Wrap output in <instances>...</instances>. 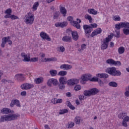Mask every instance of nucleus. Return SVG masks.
<instances>
[{
  "label": "nucleus",
  "mask_w": 129,
  "mask_h": 129,
  "mask_svg": "<svg viewBox=\"0 0 129 129\" xmlns=\"http://www.w3.org/2000/svg\"><path fill=\"white\" fill-rule=\"evenodd\" d=\"M1 113L4 115L1 116L0 123L4 122V121H12V120H16L18 119V117H20L21 115L19 113H15V112L8 108H4L1 110ZM9 113H12L9 114Z\"/></svg>",
  "instance_id": "f257e3e1"
},
{
  "label": "nucleus",
  "mask_w": 129,
  "mask_h": 129,
  "mask_svg": "<svg viewBox=\"0 0 129 129\" xmlns=\"http://www.w3.org/2000/svg\"><path fill=\"white\" fill-rule=\"evenodd\" d=\"M99 92L98 89L96 88H93L90 90H86L84 91L83 94L84 96L90 97V96H94L96 95Z\"/></svg>",
  "instance_id": "f03ea898"
},
{
  "label": "nucleus",
  "mask_w": 129,
  "mask_h": 129,
  "mask_svg": "<svg viewBox=\"0 0 129 129\" xmlns=\"http://www.w3.org/2000/svg\"><path fill=\"white\" fill-rule=\"evenodd\" d=\"M105 72L111 76H120L121 75L120 71L116 70V68L115 67L108 68Z\"/></svg>",
  "instance_id": "7ed1b4c3"
},
{
  "label": "nucleus",
  "mask_w": 129,
  "mask_h": 129,
  "mask_svg": "<svg viewBox=\"0 0 129 129\" xmlns=\"http://www.w3.org/2000/svg\"><path fill=\"white\" fill-rule=\"evenodd\" d=\"M67 20L69 22H71V24L75 27V28H76L77 29L80 30V28H81V26H80V23H81V20L78 18L77 19V21H79V22L73 20V17L69 16L67 18Z\"/></svg>",
  "instance_id": "20e7f679"
},
{
  "label": "nucleus",
  "mask_w": 129,
  "mask_h": 129,
  "mask_svg": "<svg viewBox=\"0 0 129 129\" xmlns=\"http://www.w3.org/2000/svg\"><path fill=\"white\" fill-rule=\"evenodd\" d=\"M33 15H31V13H28V15H26L25 17V23L27 25H32L35 21V19L33 18Z\"/></svg>",
  "instance_id": "39448f33"
},
{
  "label": "nucleus",
  "mask_w": 129,
  "mask_h": 129,
  "mask_svg": "<svg viewBox=\"0 0 129 129\" xmlns=\"http://www.w3.org/2000/svg\"><path fill=\"white\" fill-rule=\"evenodd\" d=\"M7 42H8L9 45L11 46L13 44V42L11 40V37L10 36L5 37L2 38L1 47L2 48H5Z\"/></svg>",
  "instance_id": "423d86ee"
},
{
  "label": "nucleus",
  "mask_w": 129,
  "mask_h": 129,
  "mask_svg": "<svg viewBox=\"0 0 129 129\" xmlns=\"http://www.w3.org/2000/svg\"><path fill=\"white\" fill-rule=\"evenodd\" d=\"M124 27H128L129 28V23L127 22H120L115 25V28L117 30H120L121 28H124Z\"/></svg>",
  "instance_id": "0eeeda50"
},
{
  "label": "nucleus",
  "mask_w": 129,
  "mask_h": 129,
  "mask_svg": "<svg viewBox=\"0 0 129 129\" xmlns=\"http://www.w3.org/2000/svg\"><path fill=\"white\" fill-rule=\"evenodd\" d=\"M47 84L48 86H49L51 87L52 86V84L54 86H57L59 84V82H58V80L56 79L52 78V79H49L47 82Z\"/></svg>",
  "instance_id": "6e6552de"
},
{
  "label": "nucleus",
  "mask_w": 129,
  "mask_h": 129,
  "mask_svg": "<svg viewBox=\"0 0 129 129\" xmlns=\"http://www.w3.org/2000/svg\"><path fill=\"white\" fill-rule=\"evenodd\" d=\"M25 75L23 74H17L15 75V78L16 80L19 81V82H23L26 80V77Z\"/></svg>",
  "instance_id": "1a4fd4ad"
},
{
  "label": "nucleus",
  "mask_w": 129,
  "mask_h": 129,
  "mask_svg": "<svg viewBox=\"0 0 129 129\" xmlns=\"http://www.w3.org/2000/svg\"><path fill=\"white\" fill-rule=\"evenodd\" d=\"M34 85L29 83H25L21 85V88L23 90H28L29 89H32Z\"/></svg>",
  "instance_id": "9d476101"
},
{
  "label": "nucleus",
  "mask_w": 129,
  "mask_h": 129,
  "mask_svg": "<svg viewBox=\"0 0 129 129\" xmlns=\"http://www.w3.org/2000/svg\"><path fill=\"white\" fill-rule=\"evenodd\" d=\"M110 42V40L108 38H106L103 40V43L101 45V49L105 50L108 48V43Z\"/></svg>",
  "instance_id": "9b49d317"
},
{
  "label": "nucleus",
  "mask_w": 129,
  "mask_h": 129,
  "mask_svg": "<svg viewBox=\"0 0 129 129\" xmlns=\"http://www.w3.org/2000/svg\"><path fill=\"white\" fill-rule=\"evenodd\" d=\"M40 36L42 39H43V40H46V41H51V38L49 36L47 33L45 32L42 31L40 33Z\"/></svg>",
  "instance_id": "f8f14e48"
},
{
  "label": "nucleus",
  "mask_w": 129,
  "mask_h": 129,
  "mask_svg": "<svg viewBox=\"0 0 129 129\" xmlns=\"http://www.w3.org/2000/svg\"><path fill=\"white\" fill-rule=\"evenodd\" d=\"M92 28H97V24L93 23L90 25H84L83 29L85 30H92Z\"/></svg>",
  "instance_id": "ddd939ff"
},
{
  "label": "nucleus",
  "mask_w": 129,
  "mask_h": 129,
  "mask_svg": "<svg viewBox=\"0 0 129 129\" xmlns=\"http://www.w3.org/2000/svg\"><path fill=\"white\" fill-rule=\"evenodd\" d=\"M15 105L18 106V107H21V104H20V101L18 100H12L11 103H10V106L11 107H14Z\"/></svg>",
  "instance_id": "4468645a"
},
{
  "label": "nucleus",
  "mask_w": 129,
  "mask_h": 129,
  "mask_svg": "<svg viewBox=\"0 0 129 129\" xmlns=\"http://www.w3.org/2000/svg\"><path fill=\"white\" fill-rule=\"evenodd\" d=\"M102 32V30L100 28H98L94 31L92 32L91 34V37H93L94 36H97V35H99V34H101Z\"/></svg>",
  "instance_id": "2eb2a0df"
},
{
  "label": "nucleus",
  "mask_w": 129,
  "mask_h": 129,
  "mask_svg": "<svg viewBox=\"0 0 129 129\" xmlns=\"http://www.w3.org/2000/svg\"><path fill=\"white\" fill-rule=\"evenodd\" d=\"M79 83V80L76 79H72L68 80V85H75Z\"/></svg>",
  "instance_id": "dca6fc26"
},
{
  "label": "nucleus",
  "mask_w": 129,
  "mask_h": 129,
  "mask_svg": "<svg viewBox=\"0 0 129 129\" xmlns=\"http://www.w3.org/2000/svg\"><path fill=\"white\" fill-rule=\"evenodd\" d=\"M91 77H92V75L90 74H88L87 75H83L81 77V79L82 81L84 82L85 81H88Z\"/></svg>",
  "instance_id": "f3484780"
},
{
  "label": "nucleus",
  "mask_w": 129,
  "mask_h": 129,
  "mask_svg": "<svg viewBox=\"0 0 129 129\" xmlns=\"http://www.w3.org/2000/svg\"><path fill=\"white\" fill-rule=\"evenodd\" d=\"M59 68L62 70H69L70 69H72V66H71L70 64H63L61 65L59 67Z\"/></svg>",
  "instance_id": "a211bd4d"
},
{
  "label": "nucleus",
  "mask_w": 129,
  "mask_h": 129,
  "mask_svg": "<svg viewBox=\"0 0 129 129\" xmlns=\"http://www.w3.org/2000/svg\"><path fill=\"white\" fill-rule=\"evenodd\" d=\"M60 84H68V81L66 77H61L59 79Z\"/></svg>",
  "instance_id": "6ab92c4d"
},
{
  "label": "nucleus",
  "mask_w": 129,
  "mask_h": 129,
  "mask_svg": "<svg viewBox=\"0 0 129 129\" xmlns=\"http://www.w3.org/2000/svg\"><path fill=\"white\" fill-rule=\"evenodd\" d=\"M71 34H72V36L73 40H74V41H77L78 40V38H79L77 31H72Z\"/></svg>",
  "instance_id": "aec40b11"
},
{
  "label": "nucleus",
  "mask_w": 129,
  "mask_h": 129,
  "mask_svg": "<svg viewBox=\"0 0 129 129\" xmlns=\"http://www.w3.org/2000/svg\"><path fill=\"white\" fill-rule=\"evenodd\" d=\"M68 25V23H67V22H63L59 23H55V26L57 28H59V27H60V28H64V27H66Z\"/></svg>",
  "instance_id": "412c9836"
},
{
  "label": "nucleus",
  "mask_w": 129,
  "mask_h": 129,
  "mask_svg": "<svg viewBox=\"0 0 129 129\" xmlns=\"http://www.w3.org/2000/svg\"><path fill=\"white\" fill-rule=\"evenodd\" d=\"M21 56L22 58H24L23 61L24 62H30V61H31L30 58L28 57V54H26L24 52L21 53Z\"/></svg>",
  "instance_id": "4be33fe9"
},
{
  "label": "nucleus",
  "mask_w": 129,
  "mask_h": 129,
  "mask_svg": "<svg viewBox=\"0 0 129 129\" xmlns=\"http://www.w3.org/2000/svg\"><path fill=\"white\" fill-rule=\"evenodd\" d=\"M96 76L99 78H103L104 79L108 78V75L105 73L97 74Z\"/></svg>",
  "instance_id": "5701e85b"
},
{
  "label": "nucleus",
  "mask_w": 129,
  "mask_h": 129,
  "mask_svg": "<svg viewBox=\"0 0 129 129\" xmlns=\"http://www.w3.org/2000/svg\"><path fill=\"white\" fill-rule=\"evenodd\" d=\"M34 82L36 84H41L44 82V78L43 77L37 78L34 80Z\"/></svg>",
  "instance_id": "b1692460"
},
{
  "label": "nucleus",
  "mask_w": 129,
  "mask_h": 129,
  "mask_svg": "<svg viewBox=\"0 0 129 129\" xmlns=\"http://www.w3.org/2000/svg\"><path fill=\"white\" fill-rule=\"evenodd\" d=\"M59 11L60 12V14L63 15V17H65L67 14V10L65 7H60Z\"/></svg>",
  "instance_id": "393cba45"
},
{
  "label": "nucleus",
  "mask_w": 129,
  "mask_h": 129,
  "mask_svg": "<svg viewBox=\"0 0 129 129\" xmlns=\"http://www.w3.org/2000/svg\"><path fill=\"white\" fill-rule=\"evenodd\" d=\"M62 40L63 42H70L71 40V37L65 36L62 37Z\"/></svg>",
  "instance_id": "a878e982"
},
{
  "label": "nucleus",
  "mask_w": 129,
  "mask_h": 129,
  "mask_svg": "<svg viewBox=\"0 0 129 129\" xmlns=\"http://www.w3.org/2000/svg\"><path fill=\"white\" fill-rule=\"evenodd\" d=\"M57 75L59 76H66L67 75V71H61L57 74Z\"/></svg>",
  "instance_id": "bb28decb"
},
{
  "label": "nucleus",
  "mask_w": 129,
  "mask_h": 129,
  "mask_svg": "<svg viewBox=\"0 0 129 129\" xmlns=\"http://www.w3.org/2000/svg\"><path fill=\"white\" fill-rule=\"evenodd\" d=\"M88 12L89 14H91L92 15H97V11L93 9H89Z\"/></svg>",
  "instance_id": "cd10ccee"
},
{
  "label": "nucleus",
  "mask_w": 129,
  "mask_h": 129,
  "mask_svg": "<svg viewBox=\"0 0 129 129\" xmlns=\"http://www.w3.org/2000/svg\"><path fill=\"white\" fill-rule=\"evenodd\" d=\"M84 30H85V33L86 34V37H87L88 38H89V34H90L92 31V30L91 29H84Z\"/></svg>",
  "instance_id": "c85d7f7f"
},
{
  "label": "nucleus",
  "mask_w": 129,
  "mask_h": 129,
  "mask_svg": "<svg viewBox=\"0 0 129 129\" xmlns=\"http://www.w3.org/2000/svg\"><path fill=\"white\" fill-rule=\"evenodd\" d=\"M85 19H86V20H88L90 23H92V18H91V16H90L89 15L86 14L85 16Z\"/></svg>",
  "instance_id": "c756f323"
},
{
  "label": "nucleus",
  "mask_w": 129,
  "mask_h": 129,
  "mask_svg": "<svg viewBox=\"0 0 129 129\" xmlns=\"http://www.w3.org/2000/svg\"><path fill=\"white\" fill-rule=\"evenodd\" d=\"M49 73L51 76H56L57 75V71L56 70H50Z\"/></svg>",
  "instance_id": "7c9ffc66"
},
{
  "label": "nucleus",
  "mask_w": 129,
  "mask_h": 129,
  "mask_svg": "<svg viewBox=\"0 0 129 129\" xmlns=\"http://www.w3.org/2000/svg\"><path fill=\"white\" fill-rule=\"evenodd\" d=\"M109 85L112 87H117V83L115 82H110Z\"/></svg>",
  "instance_id": "2f4dec72"
},
{
  "label": "nucleus",
  "mask_w": 129,
  "mask_h": 129,
  "mask_svg": "<svg viewBox=\"0 0 129 129\" xmlns=\"http://www.w3.org/2000/svg\"><path fill=\"white\" fill-rule=\"evenodd\" d=\"M99 79L98 78L94 77H93L92 78H90L89 81H91V82H97Z\"/></svg>",
  "instance_id": "473e14b6"
},
{
  "label": "nucleus",
  "mask_w": 129,
  "mask_h": 129,
  "mask_svg": "<svg viewBox=\"0 0 129 129\" xmlns=\"http://www.w3.org/2000/svg\"><path fill=\"white\" fill-rule=\"evenodd\" d=\"M118 51L119 54H123V53H124V47L122 46L118 48Z\"/></svg>",
  "instance_id": "72a5a7b5"
},
{
  "label": "nucleus",
  "mask_w": 129,
  "mask_h": 129,
  "mask_svg": "<svg viewBox=\"0 0 129 129\" xmlns=\"http://www.w3.org/2000/svg\"><path fill=\"white\" fill-rule=\"evenodd\" d=\"M127 115L126 113H124L123 112H122L121 114H119V115H118V117L119 118L123 119V118L125 117H126Z\"/></svg>",
  "instance_id": "f704fd0d"
},
{
  "label": "nucleus",
  "mask_w": 129,
  "mask_h": 129,
  "mask_svg": "<svg viewBox=\"0 0 129 129\" xmlns=\"http://www.w3.org/2000/svg\"><path fill=\"white\" fill-rule=\"evenodd\" d=\"M106 63H107V64H111V65H114L115 62L114 60L111 58H109L106 60Z\"/></svg>",
  "instance_id": "c9c22d12"
},
{
  "label": "nucleus",
  "mask_w": 129,
  "mask_h": 129,
  "mask_svg": "<svg viewBox=\"0 0 129 129\" xmlns=\"http://www.w3.org/2000/svg\"><path fill=\"white\" fill-rule=\"evenodd\" d=\"M68 109H67L60 110L59 114H64V113H68Z\"/></svg>",
  "instance_id": "e433bc0d"
},
{
  "label": "nucleus",
  "mask_w": 129,
  "mask_h": 129,
  "mask_svg": "<svg viewBox=\"0 0 129 129\" xmlns=\"http://www.w3.org/2000/svg\"><path fill=\"white\" fill-rule=\"evenodd\" d=\"M74 90L76 91H79L81 90V86L80 85H76L74 87Z\"/></svg>",
  "instance_id": "4c0bfd02"
},
{
  "label": "nucleus",
  "mask_w": 129,
  "mask_h": 129,
  "mask_svg": "<svg viewBox=\"0 0 129 129\" xmlns=\"http://www.w3.org/2000/svg\"><path fill=\"white\" fill-rule=\"evenodd\" d=\"M80 120H81V118H80V117L79 116H77L75 118V121L77 124H79V123H80Z\"/></svg>",
  "instance_id": "58836bf2"
},
{
  "label": "nucleus",
  "mask_w": 129,
  "mask_h": 129,
  "mask_svg": "<svg viewBox=\"0 0 129 129\" xmlns=\"http://www.w3.org/2000/svg\"><path fill=\"white\" fill-rule=\"evenodd\" d=\"M59 15H60V12H59V11L55 12L53 16V19L56 20V19L59 17Z\"/></svg>",
  "instance_id": "ea45409f"
},
{
  "label": "nucleus",
  "mask_w": 129,
  "mask_h": 129,
  "mask_svg": "<svg viewBox=\"0 0 129 129\" xmlns=\"http://www.w3.org/2000/svg\"><path fill=\"white\" fill-rule=\"evenodd\" d=\"M39 58L38 57H33L30 58V62H38Z\"/></svg>",
  "instance_id": "a19ab883"
},
{
  "label": "nucleus",
  "mask_w": 129,
  "mask_h": 129,
  "mask_svg": "<svg viewBox=\"0 0 129 129\" xmlns=\"http://www.w3.org/2000/svg\"><path fill=\"white\" fill-rule=\"evenodd\" d=\"M38 7H39V2H36L33 5L32 8L33 10H37V8H38Z\"/></svg>",
  "instance_id": "79ce46f5"
},
{
  "label": "nucleus",
  "mask_w": 129,
  "mask_h": 129,
  "mask_svg": "<svg viewBox=\"0 0 129 129\" xmlns=\"http://www.w3.org/2000/svg\"><path fill=\"white\" fill-rule=\"evenodd\" d=\"M41 62H51V57H45L44 59L41 60Z\"/></svg>",
  "instance_id": "37998d69"
},
{
  "label": "nucleus",
  "mask_w": 129,
  "mask_h": 129,
  "mask_svg": "<svg viewBox=\"0 0 129 129\" xmlns=\"http://www.w3.org/2000/svg\"><path fill=\"white\" fill-rule=\"evenodd\" d=\"M10 19H11V20H18L19 17L15 15H11L10 16Z\"/></svg>",
  "instance_id": "c03bdc74"
},
{
  "label": "nucleus",
  "mask_w": 129,
  "mask_h": 129,
  "mask_svg": "<svg viewBox=\"0 0 129 129\" xmlns=\"http://www.w3.org/2000/svg\"><path fill=\"white\" fill-rule=\"evenodd\" d=\"M115 32L116 33V35H115L114 36L116 37V38H119V37H120V33L119 32V31L115 30Z\"/></svg>",
  "instance_id": "a18cd8bd"
},
{
  "label": "nucleus",
  "mask_w": 129,
  "mask_h": 129,
  "mask_svg": "<svg viewBox=\"0 0 129 129\" xmlns=\"http://www.w3.org/2000/svg\"><path fill=\"white\" fill-rule=\"evenodd\" d=\"M74 126V122H71L70 123H69L67 125V127L68 128H71V127H73Z\"/></svg>",
  "instance_id": "49530a36"
},
{
  "label": "nucleus",
  "mask_w": 129,
  "mask_h": 129,
  "mask_svg": "<svg viewBox=\"0 0 129 129\" xmlns=\"http://www.w3.org/2000/svg\"><path fill=\"white\" fill-rule=\"evenodd\" d=\"M114 64L115 66H120L121 65V63L120 61H114Z\"/></svg>",
  "instance_id": "de8ad7c7"
},
{
  "label": "nucleus",
  "mask_w": 129,
  "mask_h": 129,
  "mask_svg": "<svg viewBox=\"0 0 129 129\" xmlns=\"http://www.w3.org/2000/svg\"><path fill=\"white\" fill-rule=\"evenodd\" d=\"M97 82H98L99 85H100V86H103L104 85V83H103V82L102 81H101V80L99 79L98 80V81H97Z\"/></svg>",
  "instance_id": "09e8293b"
},
{
  "label": "nucleus",
  "mask_w": 129,
  "mask_h": 129,
  "mask_svg": "<svg viewBox=\"0 0 129 129\" xmlns=\"http://www.w3.org/2000/svg\"><path fill=\"white\" fill-rule=\"evenodd\" d=\"M5 14H7L11 15V14H12V9H7V10L5 12Z\"/></svg>",
  "instance_id": "8fccbe9b"
},
{
  "label": "nucleus",
  "mask_w": 129,
  "mask_h": 129,
  "mask_svg": "<svg viewBox=\"0 0 129 129\" xmlns=\"http://www.w3.org/2000/svg\"><path fill=\"white\" fill-rule=\"evenodd\" d=\"M127 122L125 121H123L122 120V125L123 126H124V127H127V123H126Z\"/></svg>",
  "instance_id": "3c124183"
},
{
  "label": "nucleus",
  "mask_w": 129,
  "mask_h": 129,
  "mask_svg": "<svg viewBox=\"0 0 129 129\" xmlns=\"http://www.w3.org/2000/svg\"><path fill=\"white\" fill-rule=\"evenodd\" d=\"M63 102V100L62 99H58L56 100V101L55 103H54V104H57L58 103H62Z\"/></svg>",
  "instance_id": "603ef678"
},
{
  "label": "nucleus",
  "mask_w": 129,
  "mask_h": 129,
  "mask_svg": "<svg viewBox=\"0 0 129 129\" xmlns=\"http://www.w3.org/2000/svg\"><path fill=\"white\" fill-rule=\"evenodd\" d=\"M59 89H64L65 88V84H60L58 85Z\"/></svg>",
  "instance_id": "864d4df0"
},
{
  "label": "nucleus",
  "mask_w": 129,
  "mask_h": 129,
  "mask_svg": "<svg viewBox=\"0 0 129 129\" xmlns=\"http://www.w3.org/2000/svg\"><path fill=\"white\" fill-rule=\"evenodd\" d=\"M106 38H108V39H109V40H110V41H111V39L112 38H113V33H111L110 35H109L108 36V37Z\"/></svg>",
  "instance_id": "5fc2aeb1"
},
{
  "label": "nucleus",
  "mask_w": 129,
  "mask_h": 129,
  "mask_svg": "<svg viewBox=\"0 0 129 129\" xmlns=\"http://www.w3.org/2000/svg\"><path fill=\"white\" fill-rule=\"evenodd\" d=\"M124 94H125V96L128 97V96H129V86H128V89L125 92Z\"/></svg>",
  "instance_id": "6e6d98bb"
},
{
  "label": "nucleus",
  "mask_w": 129,
  "mask_h": 129,
  "mask_svg": "<svg viewBox=\"0 0 129 129\" xmlns=\"http://www.w3.org/2000/svg\"><path fill=\"white\" fill-rule=\"evenodd\" d=\"M123 120L124 121L128 122L129 121V117L128 116H126L125 117L123 118Z\"/></svg>",
  "instance_id": "4d7b16f0"
},
{
  "label": "nucleus",
  "mask_w": 129,
  "mask_h": 129,
  "mask_svg": "<svg viewBox=\"0 0 129 129\" xmlns=\"http://www.w3.org/2000/svg\"><path fill=\"white\" fill-rule=\"evenodd\" d=\"M114 20L115 21H120V17L115 16L114 17Z\"/></svg>",
  "instance_id": "13d9d810"
},
{
  "label": "nucleus",
  "mask_w": 129,
  "mask_h": 129,
  "mask_svg": "<svg viewBox=\"0 0 129 129\" xmlns=\"http://www.w3.org/2000/svg\"><path fill=\"white\" fill-rule=\"evenodd\" d=\"M21 95L22 96H26L27 95V92L26 91H23L21 93Z\"/></svg>",
  "instance_id": "bf43d9fd"
},
{
  "label": "nucleus",
  "mask_w": 129,
  "mask_h": 129,
  "mask_svg": "<svg viewBox=\"0 0 129 129\" xmlns=\"http://www.w3.org/2000/svg\"><path fill=\"white\" fill-rule=\"evenodd\" d=\"M79 99L81 101L83 100L84 99V96L81 95H79Z\"/></svg>",
  "instance_id": "052dcab7"
},
{
  "label": "nucleus",
  "mask_w": 129,
  "mask_h": 129,
  "mask_svg": "<svg viewBox=\"0 0 129 129\" xmlns=\"http://www.w3.org/2000/svg\"><path fill=\"white\" fill-rule=\"evenodd\" d=\"M59 50L61 52H64L65 51V48L63 46H61L59 47Z\"/></svg>",
  "instance_id": "680f3d73"
},
{
  "label": "nucleus",
  "mask_w": 129,
  "mask_h": 129,
  "mask_svg": "<svg viewBox=\"0 0 129 129\" xmlns=\"http://www.w3.org/2000/svg\"><path fill=\"white\" fill-rule=\"evenodd\" d=\"M51 61L53 62H56L57 61V58L56 57H50Z\"/></svg>",
  "instance_id": "e2e57ef3"
},
{
  "label": "nucleus",
  "mask_w": 129,
  "mask_h": 129,
  "mask_svg": "<svg viewBox=\"0 0 129 129\" xmlns=\"http://www.w3.org/2000/svg\"><path fill=\"white\" fill-rule=\"evenodd\" d=\"M11 16H12L11 14H7L5 16L4 18H5V19H11Z\"/></svg>",
  "instance_id": "0e129e2a"
},
{
  "label": "nucleus",
  "mask_w": 129,
  "mask_h": 129,
  "mask_svg": "<svg viewBox=\"0 0 129 129\" xmlns=\"http://www.w3.org/2000/svg\"><path fill=\"white\" fill-rule=\"evenodd\" d=\"M67 106H68V107H70V106L72 105V104H71V102H70V101H67Z\"/></svg>",
  "instance_id": "69168bd1"
},
{
  "label": "nucleus",
  "mask_w": 129,
  "mask_h": 129,
  "mask_svg": "<svg viewBox=\"0 0 129 129\" xmlns=\"http://www.w3.org/2000/svg\"><path fill=\"white\" fill-rule=\"evenodd\" d=\"M66 96H67L68 97H71V93L70 92H67L66 93Z\"/></svg>",
  "instance_id": "338daca9"
},
{
  "label": "nucleus",
  "mask_w": 129,
  "mask_h": 129,
  "mask_svg": "<svg viewBox=\"0 0 129 129\" xmlns=\"http://www.w3.org/2000/svg\"><path fill=\"white\" fill-rule=\"evenodd\" d=\"M82 50H84V49H85L86 48V44H83L81 46Z\"/></svg>",
  "instance_id": "774afa93"
}]
</instances>
